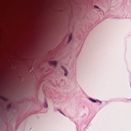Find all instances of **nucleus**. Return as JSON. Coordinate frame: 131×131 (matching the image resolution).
Masks as SVG:
<instances>
[{"label": "nucleus", "mask_w": 131, "mask_h": 131, "mask_svg": "<svg viewBox=\"0 0 131 131\" xmlns=\"http://www.w3.org/2000/svg\"><path fill=\"white\" fill-rule=\"evenodd\" d=\"M8 106L9 107V108H10V107H11L10 105H8Z\"/></svg>", "instance_id": "9"}, {"label": "nucleus", "mask_w": 131, "mask_h": 131, "mask_svg": "<svg viewBox=\"0 0 131 131\" xmlns=\"http://www.w3.org/2000/svg\"><path fill=\"white\" fill-rule=\"evenodd\" d=\"M89 100L91 101L92 102H96V100H94V99H93L92 98H89Z\"/></svg>", "instance_id": "3"}, {"label": "nucleus", "mask_w": 131, "mask_h": 131, "mask_svg": "<svg viewBox=\"0 0 131 131\" xmlns=\"http://www.w3.org/2000/svg\"><path fill=\"white\" fill-rule=\"evenodd\" d=\"M44 107L45 108L47 107V105L46 103H45V104L44 105Z\"/></svg>", "instance_id": "5"}, {"label": "nucleus", "mask_w": 131, "mask_h": 131, "mask_svg": "<svg viewBox=\"0 0 131 131\" xmlns=\"http://www.w3.org/2000/svg\"><path fill=\"white\" fill-rule=\"evenodd\" d=\"M97 101L100 104H101L102 103V102L101 101L98 100H97Z\"/></svg>", "instance_id": "7"}, {"label": "nucleus", "mask_w": 131, "mask_h": 131, "mask_svg": "<svg viewBox=\"0 0 131 131\" xmlns=\"http://www.w3.org/2000/svg\"><path fill=\"white\" fill-rule=\"evenodd\" d=\"M59 111L60 112L61 114H63V115H64V114H63L61 111L60 110H59Z\"/></svg>", "instance_id": "8"}, {"label": "nucleus", "mask_w": 131, "mask_h": 131, "mask_svg": "<svg viewBox=\"0 0 131 131\" xmlns=\"http://www.w3.org/2000/svg\"><path fill=\"white\" fill-rule=\"evenodd\" d=\"M62 69L64 71V75L65 76H66L68 74V72L66 69L63 66H61Z\"/></svg>", "instance_id": "1"}, {"label": "nucleus", "mask_w": 131, "mask_h": 131, "mask_svg": "<svg viewBox=\"0 0 131 131\" xmlns=\"http://www.w3.org/2000/svg\"><path fill=\"white\" fill-rule=\"evenodd\" d=\"M72 38V35L71 34L70 35L69 37V41L68 42H69L71 40Z\"/></svg>", "instance_id": "4"}, {"label": "nucleus", "mask_w": 131, "mask_h": 131, "mask_svg": "<svg viewBox=\"0 0 131 131\" xmlns=\"http://www.w3.org/2000/svg\"><path fill=\"white\" fill-rule=\"evenodd\" d=\"M94 7L95 8H96L99 9V8L96 6H94Z\"/></svg>", "instance_id": "6"}, {"label": "nucleus", "mask_w": 131, "mask_h": 131, "mask_svg": "<svg viewBox=\"0 0 131 131\" xmlns=\"http://www.w3.org/2000/svg\"><path fill=\"white\" fill-rule=\"evenodd\" d=\"M49 63L50 65L54 66H56L57 64L56 62L55 61H51L49 62Z\"/></svg>", "instance_id": "2"}]
</instances>
